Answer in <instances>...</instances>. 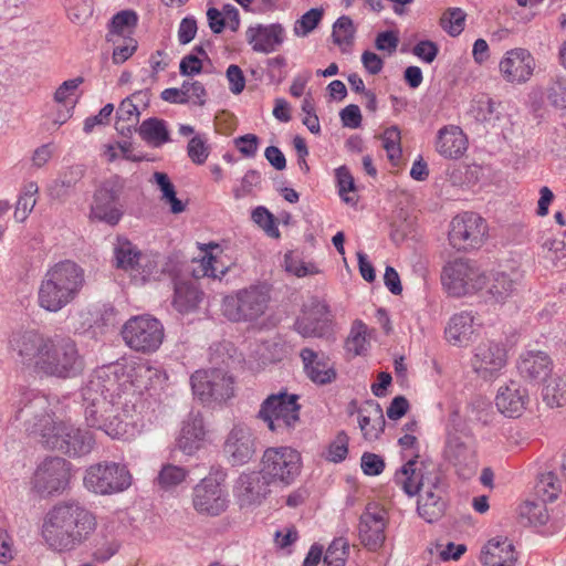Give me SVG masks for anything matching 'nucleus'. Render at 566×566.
<instances>
[{
	"mask_svg": "<svg viewBox=\"0 0 566 566\" xmlns=\"http://www.w3.org/2000/svg\"><path fill=\"white\" fill-rule=\"evenodd\" d=\"M201 298L202 292L192 283L178 282L175 284L172 305L179 313L185 314L195 311Z\"/></svg>",
	"mask_w": 566,
	"mask_h": 566,
	"instance_id": "nucleus-37",
	"label": "nucleus"
},
{
	"mask_svg": "<svg viewBox=\"0 0 566 566\" xmlns=\"http://www.w3.org/2000/svg\"><path fill=\"white\" fill-rule=\"evenodd\" d=\"M142 253L143 252L128 239L117 237L116 243L114 244L115 266L132 274Z\"/></svg>",
	"mask_w": 566,
	"mask_h": 566,
	"instance_id": "nucleus-36",
	"label": "nucleus"
},
{
	"mask_svg": "<svg viewBox=\"0 0 566 566\" xmlns=\"http://www.w3.org/2000/svg\"><path fill=\"white\" fill-rule=\"evenodd\" d=\"M302 358L306 376L317 385H327L336 379V370L328 359L319 356L312 348L305 347L301 349Z\"/></svg>",
	"mask_w": 566,
	"mask_h": 566,
	"instance_id": "nucleus-27",
	"label": "nucleus"
},
{
	"mask_svg": "<svg viewBox=\"0 0 566 566\" xmlns=\"http://www.w3.org/2000/svg\"><path fill=\"white\" fill-rule=\"evenodd\" d=\"M71 463L61 457H46L31 479V489L41 497L62 494L69 486Z\"/></svg>",
	"mask_w": 566,
	"mask_h": 566,
	"instance_id": "nucleus-12",
	"label": "nucleus"
},
{
	"mask_svg": "<svg viewBox=\"0 0 566 566\" xmlns=\"http://www.w3.org/2000/svg\"><path fill=\"white\" fill-rule=\"evenodd\" d=\"M294 329L303 337H327L332 334V316L327 304L315 301L304 316L294 323Z\"/></svg>",
	"mask_w": 566,
	"mask_h": 566,
	"instance_id": "nucleus-20",
	"label": "nucleus"
},
{
	"mask_svg": "<svg viewBox=\"0 0 566 566\" xmlns=\"http://www.w3.org/2000/svg\"><path fill=\"white\" fill-rule=\"evenodd\" d=\"M548 101L558 108H566V80L557 78L548 88Z\"/></svg>",
	"mask_w": 566,
	"mask_h": 566,
	"instance_id": "nucleus-61",
	"label": "nucleus"
},
{
	"mask_svg": "<svg viewBox=\"0 0 566 566\" xmlns=\"http://www.w3.org/2000/svg\"><path fill=\"white\" fill-rule=\"evenodd\" d=\"M301 454L291 447L268 448L261 461V471L272 484H292L301 473Z\"/></svg>",
	"mask_w": 566,
	"mask_h": 566,
	"instance_id": "nucleus-11",
	"label": "nucleus"
},
{
	"mask_svg": "<svg viewBox=\"0 0 566 566\" xmlns=\"http://www.w3.org/2000/svg\"><path fill=\"white\" fill-rule=\"evenodd\" d=\"M224 474L222 472L209 474L203 478L192 489V506L202 515L218 516L222 514L229 504L228 493L222 481Z\"/></svg>",
	"mask_w": 566,
	"mask_h": 566,
	"instance_id": "nucleus-16",
	"label": "nucleus"
},
{
	"mask_svg": "<svg viewBox=\"0 0 566 566\" xmlns=\"http://www.w3.org/2000/svg\"><path fill=\"white\" fill-rule=\"evenodd\" d=\"M475 325L479 324L475 322V316L472 312L462 311L457 313L450 318L446 327V338L454 346L467 345L472 339Z\"/></svg>",
	"mask_w": 566,
	"mask_h": 566,
	"instance_id": "nucleus-31",
	"label": "nucleus"
},
{
	"mask_svg": "<svg viewBox=\"0 0 566 566\" xmlns=\"http://www.w3.org/2000/svg\"><path fill=\"white\" fill-rule=\"evenodd\" d=\"M187 475L188 471L185 468L175 464H165L158 473L157 483L163 490H171L182 483Z\"/></svg>",
	"mask_w": 566,
	"mask_h": 566,
	"instance_id": "nucleus-45",
	"label": "nucleus"
},
{
	"mask_svg": "<svg viewBox=\"0 0 566 566\" xmlns=\"http://www.w3.org/2000/svg\"><path fill=\"white\" fill-rule=\"evenodd\" d=\"M349 544L343 538H335L329 545L324 562L327 563L331 556H335V566L344 565V556L348 554Z\"/></svg>",
	"mask_w": 566,
	"mask_h": 566,
	"instance_id": "nucleus-63",
	"label": "nucleus"
},
{
	"mask_svg": "<svg viewBox=\"0 0 566 566\" xmlns=\"http://www.w3.org/2000/svg\"><path fill=\"white\" fill-rule=\"evenodd\" d=\"M270 300V290L265 285H250L226 295L221 311L230 322L252 323L265 314Z\"/></svg>",
	"mask_w": 566,
	"mask_h": 566,
	"instance_id": "nucleus-7",
	"label": "nucleus"
},
{
	"mask_svg": "<svg viewBox=\"0 0 566 566\" xmlns=\"http://www.w3.org/2000/svg\"><path fill=\"white\" fill-rule=\"evenodd\" d=\"M139 114L138 105L130 97H126L120 102L117 108V125H119L120 122L134 120L137 123Z\"/></svg>",
	"mask_w": 566,
	"mask_h": 566,
	"instance_id": "nucleus-60",
	"label": "nucleus"
},
{
	"mask_svg": "<svg viewBox=\"0 0 566 566\" xmlns=\"http://www.w3.org/2000/svg\"><path fill=\"white\" fill-rule=\"evenodd\" d=\"M543 400L551 408L566 405V376H553L543 388Z\"/></svg>",
	"mask_w": 566,
	"mask_h": 566,
	"instance_id": "nucleus-41",
	"label": "nucleus"
},
{
	"mask_svg": "<svg viewBox=\"0 0 566 566\" xmlns=\"http://www.w3.org/2000/svg\"><path fill=\"white\" fill-rule=\"evenodd\" d=\"M358 424L364 439L368 441L377 440L386 423L381 406L375 400H368L358 410Z\"/></svg>",
	"mask_w": 566,
	"mask_h": 566,
	"instance_id": "nucleus-32",
	"label": "nucleus"
},
{
	"mask_svg": "<svg viewBox=\"0 0 566 566\" xmlns=\"http://www.w3.org/2000/svg\"><path fill=\"white\" fill-rule=\"evenodd\" d=\"M384 148L388 154V158L394 160L401 155L400 148V130L397 126H391L384 132L382 135Z\"/></svg>",
	"mask_w": 566,
	"mask_h": 566,
	"instance_id": "nucleus-58",
	"label": "nucleus"
},
{
	"mask_svg": "<svg viewBox=\"0 0 566 566\" xmlns=\"http://www.w3.org/2000/svg\"><path fill=\"white\" fill-rule=\"evenodd\" d=\"M85 285V271L72 260H63L45 272L38 291L39 306L56 313L74 302Z\"/></svg>",
	"mask_w": 566,
	"mask_h": 566,
	"instance_id": "nucleus-5",
	"label": "nucleus"
},
{
	"mask_svg": "<svg viewBox=\"0 0 566 566\" xmlns=\"http://www.w3.org/2000/svg\"><path fill=\"white\" fill-rule=\"evenodd\" d=\"M518 514L532 525H543L548 520L545 505L538 502H525L520 506Z\"/></svg>",
	"mask_w": 566,
	"mask_h": 566,
	"instance_id": "nucleus-51",
	"label": "nucleus"
},
{
	"mask_svg": "<svg viewBox=\"0 0 566 566\" xmlns=\"http://www.w3.org/2000/svg\"><path fill=\"white\" fill-rule=\"evenodd\" d=\"M516 559L514 545L506 537L490 539L481 554L484 566H514Z\"/></svg>",
	"mask_w": 566,
	"mask_h": 566,
	"instance_id": "nucleus-30",
	"label": "nucleus"
},
{
	"mask_svg": "<svg viewBox=\"0 0 566 566\" xmlns=\"http://www.w3.org/2000/svg\"><path fill=\"white\" fill-rule=\"evenodd\" d=\"M69 19L75 24H84L93 13L91 0H71L67 8Z\"/></svg>",
	"mask_w": 566,
	"mask_h": 566,
	"instance_id": "nucleus-53",
	"label": "nucleus"
},
{
	"mask_svg": "<svg viewBox=\"0 0 566 566\" xmlns=\"http://www.w3.org/2000/svg\"><path fill=\"white\" fill-rule=\"evenodd\" d=\"M252 220L264 229V231L273 238L280 237V231L275 226L273 214L264 207H256L252 211Z\"/></svg>",
	"mask_w": 566,
	"mask_h": 566,
	"instance_id": "nucleus-56",
	"label": "nucleus"
},
{
	"mask_svg": "<svg viewBox=\"0 0 566 566\" xmlns=\"http://www.w3.org/2000/svg\"><path fill=\"white\" fill-rule=\"evenodd\" d=\"M159 258L157 253H142L132 275L142 281L156 279L160 273Z\"/></svg>",
	"mask_w": 566,
	"mask_h": 566,
	"instance_id": "nucleus-44",
	"label": "nucleus"
},
{
	"mask_svg": "<svg viewBox=\"0 0 566 566\" xmlns=\"http://www.w3.org/2000/svg\"><path fill=\"white\" fill-rule=\"evenodd\" d=\"M536 62L531 52L515 48L505 53L499 64L503 78L512 84H524L533 75Z\"/></svg>",
	"mask_w": 566,
	"mask_h": 566,
	"instance_id": "nucleus-19",
	"label": "nucleus"
},
{
	"mask_svg": "<svg viewBox=\"0 0 566 566\" xmlns=\"http://www.w3.org/2000/svg\"><path fill=\"white\" fill-rule=\"evenodd\" d=\"M471 113L478 122H491L499 117L497 104L486 95L473 101Z\"/></svg>",
	"mask_w": 566,
	"mask_h": 566,
	"instance_id": "nucleus-49",
	"label": "nucleus"
},
{
	"mask_svg": "<svg viewBox=\"0 0 566 566\" xmlns=\"http://www.w3.org/2000/svg\"><path fill=\"white\" fill-rule=\"evenodd\" d=\"M528 403L530 396L526 388L514 380L500 387L495 398L499 411L510 418L520 417Z\"/></svg>",
	"mask_w": 566,
	"mask_h": 566,
	"instance_id": "nucleus-24",
	"label": "nucleus"
},
{
	"mask_svg": "<svg viewBox=\"0 0 566 566\" xmlns=\"http://www.w3.org/2000/svg\"><path fill=\"white\" fill-rule=\"evenodd\" d=\"M348 440L346 432L339 431L327 448L326 459L334 463L344 461L348 453Z\"/></svg>",
	"mask_w": 566,
	"mask_h": 566,
	"instance_id": "nucleus-54",
	"label": "nucleus"
},
{
	"mask_svg": "<svg viewBox=\"0 0 566 566\" xmlns=\"http://www.w3.org/2000/svg\"><path fill=\"white\" fill-rule=\"evenodd\" d=\"M428 553L433 556L434 554L440 557L442 560H450V559H459L461 555L467 551L465 545L459 544L455 545L454 543H448L446 547L442 544L436 543L431 544L427 548Z\"/></svg>",
	"mask_w": 566,
	"mask_h": 566,
	"instance_id": "nucleus-55",
	"label": "nucleus"
},
{
	"mask_svg": "<svg viewBox=\"0 0 566 566\" xmlns=\"http://www.w3.org/2000/svg\"><path fill=\"white\" fill-rule=\"evenodd\" d=\"M114 378L105 371H97L90 377L82 388L85 421L88 427L103 430L113 438L126 432L125 426L115 413L113 390Z\"/></svg>",
	"mask_w": 566,
	"mask_h": 566,
	"instance_id": "nucleus-4",
	"label": "nucleus"
},
{
	"mask_svg": "<svg viewBox=\"0 0 566 566\" xmlns=\"http://www.w3.org/2000/svg\"><path fill=\"white\" fill-rule=\"evenodd\" d=\"M385 530L386 513L376 507L371 510L370 504L367 505L360 515L358 525V536L361 545L368 551H378L386 539Z\"/></svg>",
	"mask_w": 566,
	"mask_h": 566,
	"instance_id": "nucleus-21",
	"label": "nucleus"
},
{
	"mask_svg": "<svg viewBox=\"0 0 566 566\" xmlns=\"http://www.w3.org/2000/svg\"><path fill=\"white\" fill-rule=\"evenodd\" d=\"M95 528L92 512L76 501H63L46 513L42 536L53 551L70 552L86 542Z\"/></svg>",
	"mask_w": 566,
	"mask_h": 566,
	"instance_id": "nucleus-2",
	"label": "nucleus"
},
{
	"mask_svg": "<svg viewBox=\"0 0 566 566\" xmlns=\"http://www.w3.org/2000/svg\"><path fill=\"white\" fill-rule=\"evenodd\" d=\"M338 192L342 199L347 203H355L356 199L354 197L347 196V192H355L356 186L354 181V177L352 176L349 169L346 166H340L335 171Z\"/></svg>",
	"mask_w": 566,
	"mask_h": 566,
	"instance_id": "nucleus-52",
	"label": "nucleus"
},
{
	"mask_svg": "<svg viewBox=\"0 0 566 566\" xmlns=\"http://www.w3.org/2000/svg\"><path fill=\"white\" fill-rule=\"evenodd\" d=\"M485 233V221L476 213L465 212L452 219L449 241L458 250H468L479 247Z\"/></svg>",
	"mask_w": 566,
	"mask_h": 566,
	"instance_id": "nucleus-17",
	"label": "nucleus"
},
{
	"mask_svg": "<svg viewBox=\"0 0 566 566\" xmlns=\"http://www.w3.org/2000/svg\"><path fill=\"white\" fill-rule=\"evenodd\" d=\"M138 17L133 10H123L116 13L109 23V31L107 34V41H114V35H123L126 30H130L136 27Z\"/></svg>",
	"mask_w": 566,
	"mask_h": 566,
	"instance_id": "nucleus-46",
	"label": "nucleus"
},
{
	"mask_svg": "<svg viewBox=\"0 0 566 566\" xmlns=\"http://www.w3.org/2000/svg\"><path fill=\"white\" fill-rule=\"evenodd\" d=\"M361 470L367 475H378L385 469V462L378 454L365 452L361 455Z\"/></svg>",
	"mask_w": 566,
	"mask_h": 566,
	"instance_id": "nucleus-62",
	"label": "nucleus"
},
{
	"mask_svg": "<svg viewBox=\"0 0 566 566\" xmlns=\"http://www.w3.org/2000/svg\"><path fill=\"white\" fill-rule=\"evenodd\" d=\"M271 484L261 470L243 473L237 482V495L242 505L259 504L270 493Z\"/></svg>",
	"mask_w": 566,
	"mask_h": 566,
	"instance_id": "nucleus-25",
	"label": "nucleus"
},
{
	"mask_svg": "<svg viewBox=\"0 0 566 566\" xmlns=\"http://www.w3.org/2000/svg\"><path fill=\"white\" fill-rule=\"evenodd\" d=\"M506 349L503 344L486 340L474 348L471 366L480 377L491 379L506 365Z\"/></svg>",
	"mask_w": 566,
	"mask_h": 566,
	"instance_id": "nucleus-18",
	"label": "nucleus"
},
{
	"mask_svg": "<svg viewBox=\"0 0 566 566\" xmlns=\"http://www.w3.org/2000/svg\"><path fill=\"white\" fill-rule=\"evenodd\" d=\"M187 153L195 164L202 165L206 163L210 150L206 140L201 136L197 135L189 140Z\"/></svg>",
	"mask_w": 566,
	"mask_h": 566,
	"instance_id": "nucleus-57",
	"label": "nucleus"
},
{
	"mask_svg": "<svg viewBox=\"0 0 566 566\" xmlns=\"http://www.w3.org/2000/svg\"><path fill=\"white\" fill-rule=\"evenodd\" d=\"M82 166H72L63 171L57 180L50 187V195L54 199L62 200L74 189L75 185L83 178Z\"/></svg>",
	"mask_w": 566,
	"mask_h": 566,
	"instance_id": "nucleus-39",
	"label": "nucleus"
},
{
	"mask_svg": "<svg viewBox=\"0 0 566 566\" xmlns=\"http://www.w3.org/2000/svg\"><path fill=\"white\" fill-rule=\"evenodd\" d=\"M437 151L446 158H459L467 149V137L458 126H446L438 132Z\"/></svg>",
	"mask_w": 566,
	"mask_h": 566,
	"instance_id": "nucleus-33",
	"label": "nucleus"
},
{
	"mask_svg": "<svg viewBox=\"0 0 566 566\" xmlns=\"http://www.w3.org/2000/svg\"><path fill=\"white\" fill-rule=\"evenodd\" d=\"M224 452L233 465H241L248 462L254 453V443L250 429L235 426L228 434Z\"/></svg>",
	"mask_w": 566,
	"mask_h": 566,
	"instance_id": "nucleus-26",
	"label": "nucleus"
},
{
	"mask_svg": "<svg viewBox=\"0 0 566 566\" xmlns=\"http://www.w3.org/2000/svg\"><path fill=\"white\" fill-rule=\"evenodd\" d=\"M522 277V273L517 270H511L510 272L499 271L493 273L492 281L488 290L491 298L496 303L505 302L517 291Z\"/></svg>",
	"mask_w": 566,
	"mask_h": 566,
	"instance_id": "nucleus-34",
	"label": "nucleus"
},
{
	"mask_svg": "<svg viewBox=\"0 0 566 566\" xmlns=\"http://www.w3.org/2000/svg\"><path fill=\"white\" fill-rule=\"evenodd\" d=\"M298 395L280 391L272 394L261 403L258 418L279 434H289L300 422Z\"/></svg>",
	"mask_w": 566,
	"mask_h": 566,
	"instance_id": "nucleus-8",
	"label": "nucleus"
},
{
	"mask_svg": "<svg viewBox=\"0 0 566 566\" xmlns=\"http://www.w3.org/2000/svg\"><path fill=\"white\" fill-rule=\"evenodd\" d=\"M203 418L200 413L190 412L184 420L177 447L186 454H193L205 440Z\"/></svg>",
	"mask_w": 566,
	"mask_h": 566,
	"instance_id": "nucleus-28",
	"label": "nucleus"
},
{
	"mask_svg": "<svg viewBox=\"0 0 566 566\" xmlns=\"http://www.w3.org/2000/svg\"><path fill=\"white\" fill-rule=\"evenodd\" d=\"M120 334L124 343L130 349L150 354L156 352L163 343L164 326L150 315H137L130 317L123 325Z\"/></svg>",
	"mask_w": 566,
	"mask_h": 566,
	"instance_id": "nucleus-10",
	"label": "nucleus"
},
{
	"mask_svg": "<svg viewBox=\"0 0 566 566\" xmlns=\"http://www.w3.org/2000/svg\"><path fill=\"white\" fill-rule=\"evenodd\" d=\"M467 14L460 8L447 9L440 18L441 28L451 36L459 35L465 23Z\"/></svg>",
	"mask_w": 566,
	"mask_h": 566,
	"instance_id": "nucleus-47",
	"label": "nucleus"
},
{
	"mask_svg": "<svg viewBox=\"0 0 566 566\" xmlns=\"http://www.w3.org/2000/svg\"><path fill=\"white\" fill-rule=\"evenodd\" d=\"M193 395L202 402L226 401L234 394V380L221 368L197 370L190 378Z\"/></svg>",
	"mask_w": 566,
	"mask_h": 566,
	"instance_id": "nucleus-15",
	"label": "nucleus"
},
{
	"mask_svg": "<svg viewBox=\"0 0 566 566\" xmlns=\"http://www.w3.org/2000/svg\"><path fill=\"white\" fill-rule=\"evenodd\" d=\"M161 371L147 360L135 363L127 371L130 384L139 391L148 390L161 380Z\"/></svg>",
	"mask_w": 566,
	"mask_h": 566,
	"instance_id": "nucleus-35",
	"label": "nucleus"
},
{
	"mask_svg": "<svg viewBox=\"0 0 566 566\" xmlns=\"http://www.w3.org/2000/svg\"><path fill=\"white\" fill-rule=\"evenodd\" d=\"M120 542L112 531H102L95 538L93 556L97 562H106L119 549Z\"/></svg>",
	"mask_w": 566,
	"mask_h": 566,
	"instance_id": "nucleus-42",
	"label": "nucleus"
},
{
	"mask_svg": "<svg viewBox=\"0 0 566 566\" xmlns=\"http://www.w3.org/2000/svg\"><path fill=\"white\" fill-rule=\"evenodd\" d=\"M517 370L523 378L538 381L551 373L552 360L545 352L527 350L520 356Z\"/></svg>",
	"mask_w": 566,
	"mask_h": 566,
	"instance_id": "nucleus-29",
	"label": "nucleus"
},
{
	"mask_svg": "<svg viewBox=\"0 0 566 566\" xmlns=\"http://www.w3.org/2000/svg\"><path fill=\"white\" fill-rule=\"evenodd\" d=\"M324 10L321 8H313L305 12L300 19L295 21L294 33L297 36H306L310 34L321 22Z\"/></svg>",
	"mask_w": 566,
	"mask_h": 566,
	"instance_id": "nucleus-50",
	"label": "nucleus"
},
{
	"mask_svg": "<svg viewBox=\"0 0 566 566\" xmlns=\"http://www.w3.org/2000/svg\"><path fill=\"white\" fill-rule=\"evenodd\" d=\"M125 181L119 176H113L104 180L93 193L90 207V218L108 226H116L125 213V205L122 201Z\"/></svg>",
	"mask_w": 566,
	"mask_h": 566,
	"instance_id": "nucleus-9",
	"label": "nucleus"
},
{
	"mask_svg": "<svg viewBox=\"0 0 566 566\" xmlns=\"http://www.w3.org/2000/svg\"><path fill=\"white\" fill-rule=\"evenodd\" d=\"M412 53L426 63H431L437 57L439 48L430 40H422L413 46Z\"/></svg>",
	"mask_w": 566,
	"mask_h": 566,
	"instance_id": "nucleus-64",
	"label": "nucleus"
},
{
	"mask_svg": "<svg viewBox=\"0 0 566 566\" xmlns=\"http://www.w3.org/2000/svg\"><path fill=\"white\" fill-rule=\"evenodd\" d=\"M48 342L49 338H44L34 331L15 332L10 337L9 347L23 364L35 365L40 360Z\"/></svg>",
	"mask_w": 566,
	"mask_h": 566,
	"instance_id": "nucleus-23",
	"label": "nucleus"
},
{
	"mask_svg": "<svg viewBox=\"0 0 566 566\" xmlns=\"http://www.w3.org/2000/svg\"><path fill=\"white\" fill-rule=\"evenodd\" d=\"M15 420L23 423L24 430L48 449L61 451L69 457H80L91 452L94 438L87 430L74 428L65 419V413L56 397L34 392L25 394L15 412Z\"/></svg>",
	"mask_w": 566,
	"mask_h": 566,
	"instance_id": "nucleus-1",
	"label": "nucleus"
},
{
	"mask_svg": "<svg viewBox=\"0 0 566 566\" xmlns=\"http://www.w3.org/2000/svg\"><path fill=\"white\" fill-rule=\"evenodd\" d=\"M356 28L348 15L339 17L333 24V42L338 45L343 53L350 51L354 45Z\"/></svg>",
	"mask_w": 566,
	"mask_h": 566,
	"instance_id": "nucleus-40",
	"label": "nucleus"
},
{
	"mask_svg": "<svg viewBox=\"0 0 566 566\" xmlns=\"http://www.w3.org/2000/svg\"><path fill=\"white\" fill-rule=\"evenodd\" d=\"M36 371L59 379L73 378L82 374L84 359L71 338H49L46 347L35 363Z\"/></svg>",
	"mask_w": 566,
	"mask_h": 566,
	"instance_id": "nucleus-6",
	"label": "nucleus"
},
{
	"mask_svg": "<svg viewBox=\"0 0 566 566\" xmlns=\"http://www.w3.org/2000/svg\"><path fill=\"white\" fill-rule=\"evenodd\" d=\"M137 132L144 142L155 147L161 146L170 139L165 122L157 117L145 119Z\"/></svg>",
	"mask_w": 566,
	"mask_h": 566,
	"instance_id": "nucleus-38",
	"label": "nucleus"
},
{
	"mask_svg": "<svg viewBox=\"0 0 566 566\" xmlns=\"http://www.w3.org/2000/svg\"><path fill=\"white\" fill-rule=\"evenodd\" d=\"M245 38L253 51L269 54L283 43L285 30L280 23L256 24L248 28Z\"/></svg>",
	"mask_w": 566,
	"mask_h": 566,
	"instance_id": "nucleus-22",
	"label": "nucleus"
},
{
	"mask_svg": "<svg viewBox=\"0 0 566 566\" xmlns=\"http://www.w3.org/2000/svg\"><path fill=\"white\" fill-rule=\"evenodd\" d=\"M418 455L409 459L396 473L395 482L409 496L418 494V514L428 523L440 520L447 509L446 488L439 471L422 472L417 468Z\"/></svg>",
	"mask_w": 566,
	"mask_h": 566,
	"instance_id": "nucleus-3",
	"label": "nucleus"
},
{
	"mask_svg": "<svg viewBox=\"0 0 566 566\" xmlns=\"http://www.w3.org/2000/svg\"><path fill=\"white\" fill-rule=\"evenodd\" d=\"M39 191V187L35 182H29L24 186L22 193L19 196L15 210L14 219L19 222H23L29 213L33 210L36 205L35 195Z\"/></svg>",
	"mask_w": 566,
	"mask_h": 566,
	"instance_id": "nucleus-43",
	"label": "nucleus"
},
{
	"mask_svg": "<svg viewBox=\"0 0 566 566\" xmlns=\"http://www.w3.org/2000/svg\"><path fill=\"white\" fill-rule=\"evenodd\" d=\"M448 452L454 459L455 464L473 462V450L458 439L450 440L448 443Z\"/></svg>",
	"mask_w": 566,
	"mask_h": 566,
	"instance_id": "nucleus-59",
	"label": "nucleus"
},
{
	"mask_svg": "<svg viewBox=\"0 0 566 566\" xmlns=\"http://www.w3.org/2000/svg\"><path fill=\"white\" fill-rule=\"evenodd\" d=\"M366 331L367 326L363 322L356 321L354 323L350 334L345 342V349L347 353L358 356L366 352L368 344Z\"/></svg>",
	"mask_w": 566,
	"mask_h": 566,
	"instance_id": "nucleus-48",
	"label": "nucleus"
},
{
	"mask_svg": "<svg viewBox=\"0 0 566 566\" xmlns=\"http://www.w3.org/2000/svg\"><path fill=\"white\" fill-rule=\"evenodd\" d=\"M132 475L126 465L116 462H101L91 465L84 476V485L96 494H112L128 489Z\"/></svg>",
	"mask_w": 566,
	"mask_h": 566,
	"instance_id": "nucleus-14",
	"label": "nucleus"
},
{
	"mask_svg": "<svg viewBox=\"0 0 566 566\" xmlns=\"http://www.w3.org/2000/svg\"><path fill=\"white\" fill-rule=\"evenodd\" d=\"M442 283L448 293L452 296H463L481 290L486 277L475 263L458 259L448 263L442 271Z\"/></svg>",
	"mask_w": 566,
	"mask_h": 566,
	"instance_id": "nucleus-13",
	"label": "nucleus"
}]
</instances>
